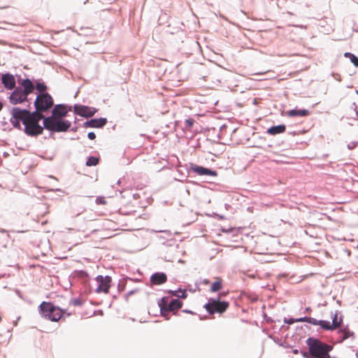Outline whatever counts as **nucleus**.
Segmentation results:
<instances>
[{"label":"nucleus","instance_id":"1","mask_svg":"<svg viewBox=\"0 0 358 358\" xmlns=\"http://www.w3.org/2000/svg\"><path fill=\"white\" fill-rule=\"evenodd\" d=\"M34 90L33 83L29 79H24L20 83V86L15 88L9 96V101L13 105L22 103L27 100L29 94Z\"/></svg>","mask_w":358,"mask_h":358},{"label":"nucleus","instance_id":"2","mask_svg":"<svg viewBox=\"0 0 358 358\" xmlns=\"http://www.w3.org/2000/svg\"><path fill=\"white\" fill-rule=\"evenodd\" d=\"M306 343L308 346L309 355L312 358H331L329 352L333 349L332 345L314 338H308Z\"/></svg>","mask_w":358,"mask_h":358},{"label":"nucleus","instance_id":"3","mask_svg":"<svg viewBox=\"0 0 358 358\" xmlns=\"http://www.w3.org/2000/svg\"><path fill=\"white\" fill-rule=\"evenodd\" d=\"M45 118L42 113L38 112H33L24 122V131L29 136H38L41 134L43 128L39 125L38 122L41 120Z\"/></svg>","mask_w":358,"mask_h":358},{"label":"nucleus","instance_id":"4","mask_svg":"<svg viewBox=\"0 0 358 358\" xmlns=\"http://www.w3.org/2000/svg\"><path fill=\"white\" fill-rule=\"evenodd\" d=\"M41 316L52 322H58L62 317L64 311L50 302L43 301L39 306Z\"/></svg>","mask_w":358,"mask_h":358},{"label":"nucleus","instance_id":"5","mask_svg":"<svg viewBox=\"0 0 358 358\" xmlns=\"http://www.w3.org/2000/svg\"><path fill=\"white\" fill-rule=\"evenodd\" d=\"M43 124L45 129L55 132L66 131L71 127L70 122L67 120H60L53 117L44 118Z\"/></svg>","mask_w":358,"mask_h":358},{"label":"nucleus","instance_id":"6","mask_svg":"<svg viewBox=\"0 0 358 358\" xmlns=\"http://www.w3.org/2000/svg\"><path fill=\"white\" fill-rule=\"evenodd\" d=\"M53 104V99L48 93H41L35 100L34 106L36 110L35 112L42 113L52 108Z\"/></svg>","mask_w":358,"mask_h":358},{"label":"nucleus","instance_id":"7","mask_svg":"<svg viewBox=\"0 0 358 358\" xmlns=\"http://www.w3.org/2000/svg\"><path fill=\"white\" fill-rule=\"evenodd\" d=\"M229 303L227 301H220L217 299H210L208 303H207L204 308L207 310V312L213 315L215 313L222 314L226 311V310L229 308Z\"/></svg>","mask_w":358,"mask_h":358},{"label":"nucleus","instance_id":"8","mask_svg":"<svg viewBox=\"0 0 358 358\" xmlns=\"http://www.w3.org/2000/svg\"><path fill=\"white\" fill-rule=\"evenodd\" d=\"M111 282L112 279L110 276L98 275L95 278V292L96 293L103 292L104 294H108L111 286Z\"/></svg>","mask_w":358,"mask_h":358},{"label":"nucleus","instance_id":"9","mask_svg":"<svg viewBox=\"0 0 358 358\" xmlns=\"http://www.w3.org/2000/svg\"><path fill=\"white\" fill-rule=\"evenodd\" d=\"M74 111L76 114L80 116L90 117L93 116L97 110L94 108L87 106L76 105L74 106Z\"/></svg>","mask_w":358,"mask_h":358},{"label":"nucleus","instance_id":"10","mask_svg":"<svg viewBox=\"0 0 358 358\" xmlns=\"http://www.w3.org/2000/svg\"><path fill=\"white\" fill-rule=\"evenodd\" d=\"M31 114V113H30L29 110H22L19 108H13L11 110V115L13 118H15L16 120L22 121L23 124H24Z\"/></svg>","mask_w":358,"mask_h":358},{"label":"nucleus","instance_id":"11","mask_svg":"<svg viewBox=\"0 0 358 358\" xmlns=\"http://www.w3.org/2000/svg\"><path fill=\"white\" fill-rule=\"evenodd\" d=\"M2 83L3 86L8 90H13L15 87V77L10 73H6L2 76Z\"/></svg>","mask_w":358,"mask_h":358},{"label":"nucleus","instance_id":"12","mask_svg":"<svg viewBox=\"0 0 358 358\" xmlns=\"http://www.w3.org/2000/svg\"><path fill=\"white\" fill-rule=\"evenodd\" d=\"M167 277L164 273H155L151 275L150 281L153 285H159L166 282Z\"/></svg>","mask_w":358,"mask_h":358},{"label":"nucleus","instance_id":"13","mask_svg":"<svg viewBox=\"0 0 358 358\" xmlns=\"http://www.w3.org/2000/svg\"><path fill=\"white\" fill-rule=\"evenodd\" d=\"M182 302L181 301H180L179 299H173L171 300L169 303V306L167 307V309H166V317H165L166 319H169V317H168V314L169 312H175L178 310H179L180 308H182Z\"/></svg>","mask_w":358,"mask_h":358},{"label":"nucleus","instance_id":"14","mask_svg":"<svg viewBox=\"0 0 358 358\" xmlns=\"http://www.w3.org/2000/svg\"><path fill=\"white\" fill-rule=\"evenodd\" d=\"M299 322H306L313 325H320L322 329L326 330V328H329L325 320H317L313 317H304L297 320Z\"/></svg>","mask_w":358,"mask_h":358},{"label":"nucleus","instance_id":"15","mask_svg":"<svg viewBox=\"0 0 358 358\" xmlns=\"http://www.w3.org/2000/svg\"><path fill=\"white\" fill-rule=\"evenodd\" d=\"M68 113L66 107L64 105H56L52 110L53 117L57 119V117H65Z\"/></svg>","mask_w":358,"mask_h":358},{"label":"nucleus","instance_id":"16","mask_svg":"<svg viewBox=\"0 0 358 358\" xmlns=\"http://www.w3.org/2000/svg\"><path fill=\"white\" fill-rule=\"evenodd\" d=\"M107 122L106 118H98V119H92L90 121L85 123L87 127H93V128H101L103 127Z\"/></svg>","mask_w":358,"mask_h":358},{"label":"nucleus","instance_id":"17","mask_svg":"<svg viewBox=\"0 0 358 358\" xmlns=\"http://www.w3.org/2000/svg\"><path fill=\"white\" fill-rule=\"evenodd\" d=\"M193 171L200 176H204V175L212 176H217L216 171H212L210 169H206V168H204L202 166H196L195 167H194Z\"/></svg>","mask_w":358,"mask_h":358},{"label":"nucleus","instance_id":"18","mask_svg":"<svg viewBox=\"0 0 358 358\" xmlns=\"http://www.w3.org/2000/svg\"><path fill=\"white\" fill-rule=\"evenodd\" d=\"M341 322H342V318L340 317L338 319V313L336 312L334 314L332 324H331L329 321H327V323L328 324L327 326L329 328H326V330H334L340 327Z\"/></svg>","mask_w":358,"mask_h":358},{"label":"nucleus","instance_id":"19","mask_svg":"<svg viewBox=\"0 0 358 358\" xmlns=\"http://www.w3.org/2000/svg\"><path fill=\"white\" fill-rule=\"evenodd\" d=\"M287 114L289 117H295V116L305 117V116L309 115L310 112L308 110H306V109H299V110L294 109V110H290L287 111Z\"/></svg>","mask_w":358,"mask_h":358},{"label":"nucleus","instance_id":"20","mask_svg":"<svg viewBox=\"0 0 358 358\" xmlns=\"http://www.w3.org/2000/svg\"><path fill=\"white\" fill-rule=\"evenodd\" d=\"M286 129V127L284 124H280L278 126H273L267 129L266 133L270 135H277L279 134L283 133Z\"/></svg>","mask_w":358,"mask_h":358},{"label":"nucleus","instance_id":"21","mask_svg":"<svg viewBox=\"0 0 358 358\" xmlns=\"http://www.w3.org/2000/svg\"><path fill=\"white\" fill-rule=\"evenodd\" d=\"M168 300H169L168 297H163L158 302L159 307L160 308L161 315L164 317H166V309L169 306Z\"/></svg>","mask_w":358,"mask_h":358},{"label":"nucleus","instance_id":"22","mask_svg":"<svg viewBox=\"0 0 358 358\" xmlns=\"http://www.w3.org/2000/svg\"><path fill=\"white\" fill-rule=\"evenodd\" d=\"M222 288V280L221 278H216L215 281L213 282L210 287V292H215Z\"/></svg>","mask_w":358,"mask_h":358},{"label":"nucleus","instance_id":"23","mask_svg":"<svg viewBox=\"0 0 358 358\" xmlns=\"http://www.w3.org/2000/svg\"><path fill=\"white\" fill-rule=\"evenodd\" d=\"M344 57L349 58L350 59V61L352 62V63H353V64L355 66L358 67V57H357L355 55H353L350 52H345L344 54Z\"/></svg>","mask_w":358,"mask_h":358},{"label":"nucleus","instance_id":"24","mask_svg":"<svg viewBox=\"0 0 358 358\" xmlns=\"http://www.w3.org/2000/svg\"><path fill=\"white\" fill-rule=\"evenodd\" d=\"M99 162V159L98 157H90L88 159H87V161L86 162V166H96L98 164Z\"/></svg>","mask_w":358,"mask_h":358},{"label":"nucleus","instance_id":"25","mask_svg":"<svg viewBox=\"0 0 358 358\" xmlns=\"http://www.w3.org/2000/svg\"><path fill=\"white\" fill-rule=\"evenodd\" d=\"M194 120L192 118L187 119L185 122V128L187 129H191L194 124Z\"/></svg>","mask_w":358,"mask_h":358},{"label":"nucleus","instance_id":"26","mask_svg":"<svg viewBox=\"0 0 358 358\" xmlns=\"http://www.w3.org/2000/svg\"><path fill=\"white\" fill-rule=\"evenodd\" d=\"M36 88L38 91L45 93L44 92L46 90V85L44 83H38L36 85Z\"/></svg>","mask_w":358,"mask_h":358},{"label":"nucleus","instance_id":"27","mask_svg":"<svg viewBox=\"0 0 358 358\" xmlns=\"http://www.w3.org/2000/svg\"><path fill=\"white\" fill-rule=\"evenodd\" d=\"M96 203L99 205H105V204H106V201L105 197L99 196L96 199Z\"/></svg>","mask_w":358,"mask_h":358},{"label":"nucleus","instance_id":"28","mask_svg":"<svg viewBox=\"0 0 358 358\" xmlns=\"http://www.w3.org/2000/svg\"><path fill=\"white\" fill-rule=\"evenodd\" d=\"M11 121V123L13 124V125L16 127V128H20V120H16L15 118H11L10 120Z\"/></svg>","mask_w":358,"mask_h":358},{"label":"nucleus","instance_id":"29","mask_svg":"<svg viewBox=\"0 0 358 358\" xmlns=\"http://www.w3.org/2000/svg\"><path fill=\"white\" fill-rule=\"evenodd\" d=\"M87 136L90 140H94L96 138V134L94 132L88 133Z\"/></svg>","mask_w":358,"mask_h":358},{"label":"nucleus","instance_id":"30","mask_svg":"<svg viewBox=\"0 0 358 358\" xmlns=\"http://www.w3.org/2000/svg\"><path fill=\"white\" fill-rule=\"evenodd\" d=\"M180 292L182 293L181 295L176 294H175L174 295L177 296H179V297H182V298H186L187 295H186L185 292V291H180Z\"/></svg>","mask_w":358,"mask_h":358},{"label":"nucleus","instance_id":"31","mask_svg":"<svg viewBox=\"0 0 358 358\" xmlns=\"http://www.w3.org/2000/svg\"><path fill=\"white\" fill-rule=\"evenodd\" d=\"M349 334H350V332H349V331H348V332H345V336H343V339L344 340V339L348 338L349 337Z\"/></svg>","mask_w":358,"mask_h":358},{"label":"nucleus","instance_id":"32","mask_svg":"<svg viewBox=\"0 0 358 358\" xmlns=\"http://www.w3.org/2000/svg\"><path fill=\"white\" fill-rule=\"evenodd\" d=\"M3 108V103L0 101V111L2 110Z\"/></svg>","mask_w":358,"mask_h":358},{"label":"nucleus","instance_id":"33","mask_svg":"<svg viewBox=\"0 0 358 358\" xmlns=\"http://www.w3.org/2000/svg\"><path fill=\"white\" fill-rule=\"evenodd\" d=\"M303 356L306 357H308V353L307 352H304L303 353Z\"/></svg>","mask_w":358,"mask_h":358},{"label":"nucleus","instance_id":"34","mask_svg":"<svg viewBox=\"0 0 358 358\" xmlns=\"http://www.w3.org/2000/svg\"><path fill=\"white\" fill-rule=\"evenodd\" d=\"M184 312H186V313H192V311H189V310H183Z\"/></svg>","mask_w":358,"mask_h":358},{"label":"nucleus","instance_id":"35","mask_svg":"<svg viewBox=\"0 0 358 358\" xmlns=\"http://www.w3.org/2000/svg\"><path fill=\"white\" fill-rule=\"evenodd\" d=\"M293 352H294V354H297L298 353V350H294Z\"/></svg>","mask_w":358,"mask_h":358},{"label":"nucleus","instance_id":"36","mask_svg":"<svg viewBox=\"0 0 358 358\" xmlns=\"http://www.w3.org/2000/svg\"><path fill=\"white\" fill-rule=\"evenodd\" d=\"M282 56H288V55H286V54H284V55H282Z\"/></svg>","mask_w":358,"mask_h":358}]
</instances>
